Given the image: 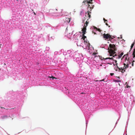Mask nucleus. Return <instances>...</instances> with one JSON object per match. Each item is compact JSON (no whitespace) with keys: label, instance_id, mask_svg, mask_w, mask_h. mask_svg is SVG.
I'll return each mask as SVG.
<instances>
[{"label":"nucleus","instance_id":"f257e3e1","mask_svg":"<svg viewBox=\"0 0 135 135\" xmlns=\"http://www.w3.org/2000/svg\"><path fill=\"white\" fill-rule=\"evenodd\" d=\"M109 47L110 49L108 48V51L109 55L110 56H113L116 53L115 51L117 50V47L114 44H110Z\"/></svg>","mask_w":135,"mask_h":135},{"label":"nucleus","instance_id":"f03ea898","mask_svg":"<svg viewBox=\"0 0 135 135\" xmlns=\"http://www.w3.org/2000/svg\"><path fill=\"white\" fill-rule=\"evenodd\" d=\"M62 11V9H59L58 10L56 8H54L51 9V14L53 15L58 16L60 15H62L61 13Z\"/></svg>","mask_w":135,"mask_h":135},{"label":"nucleus","instance_id":"7ed1b4c3","mask_svg":"<svg viewBox=\"0 0 135 135\" xmlns=\"http://www.w3.org/2000/svg\"><path fill=\"white\" fill-rule=\"evenodd\" d=\"M124 66L123 68H119L118 66H117V68L118 69V71H120L122 73H124V72L126 71L125 70L127 69L129 66V65H128V64H126L124 63Z\"/></svg>","mask_w":135,"mask_h":135},{"label":"nucleus","instance_id":"20e7f679","mask_svg":"<svg viewBox=\"0 0 135 135\" xmlns=\"http://www.w3.org/2000/svg\"><path fill=\"white\" fill-rule=\"evenodd\" d=\"M103 37L105 39V40L108 39H112L113 38L108 33L105 34L104 33L103 35Z\"/></svg>","mask_w":135,"mask_h":135},{"label":"nucleus","instance_id":"39448f33","mask_svg":"<svg viewBox=\"0 0 135 135\" xmlns=\"http://www.w3.org/2000/svg\"><path fill=\"white\" fill-rule=\"evenodd\" d=\"M123 52H122L120 54H119L118 55H116V54H115L113 56V57L114 58L115 57L116 59H120L121 58L122 56L123 55Z\"/></svg>","mask_w":135,"mask_h":135},{"label":"nucleus","instance_id":"423d86ee","mask_svg":"<svg viewBox=\"0 0 135 135\" xmlns=\"http://www.w3.org/2000/svg\"><path fill=\"white\" fill-rule=\"evenodd\" d=\"M131 60H130V59H129V58H128V59H127V57H126L124 63L126 64H128V65H129V64H131Z\"/></svg>","mask_w":135,"mask_h":135},{"label":"nucleus","instance_id":"0eeeda50","mask_svg":"<svg viewBox=\"0 0 135 135\" xmlns=\"http://www.w3.org/2000/svg\"><path fill=\"white\" fill-rule=\"evenodd\" d=\"M112 56L113 57H107V58H103V59H105V60H107V59H110V60H113L114 61H115V62L116 63L115 64L117 65V61L116 60H114V58H113L114 57H113V56Z\"/></svg>","mask_w":135,"mask_h":135},{"label":"nucleus","instance_id":"6e6552de","mask_svg":"<svg viewBox=\"0 0 135 135\" xmlns=\"http://www.w3.org/2000/svg\"><path fill=\"white\" fill-rule=\"evenodd\" d=\"M91 13V12L89 11H88L87 12L85 13V16L87 15L89 17V18L90 19L91 17V15L90 14Z\"/></svg>","mask_w":135,"mask_h":135},{"label":"nucleus","instance_id":"1a4fd4ad","mask_svg":"<svg viewBox=\"0 0 135 135\" xmlns=\"http://www.w3.org/2000/svg\"><path fill=\"white\" fill-rule=\"evenodd\" d=\"M86 27H84L82 29V32L83 34H85V33L86 32Z\"/></svg>","mask_w":135,"mask_h":135},{"label":"nucleus","instance_id":"9d476101","mask_svg":"<svg viewBox=\"0 0 135 135\" xmlns=\"http://www.w3.org/2000/svg\"><path fill=\"white\" fill-rule=\"evenodd\" d=\"M83 2L85 3H86L88 4H92V3L90 2V1H84Z\"/></svg>","mask_w":135,"mask_h":135},{"label":"nucleus","instance_id":"9b49d317","mask_svg":"<svg viewBox=\"0 0 135 135\" xmlns=\"http://www.w3.org/2000/svg\"><path fill=\"white\" fill-rule=\"evenodd\" d=\"M94 6H91V5L89 4L88 7V9H89V8L90 9V10L91 11V9L93 8Z\"/></svg>","mask_w":135,"mask_h":135},{"label":"nucleus","instance_id":"f8f14e48","mask_svg":"<svg viewBox=\"0 0 135 135\" xmlns=\"http://www.w3.org/2000/svg\"><path fill=\"white\" fill-rule=\"evenodd\" d=\"M88 19L87 21H86V23H85L86 25L85 24L84 26V27H86H86L87 26H88V24L89 23V21L88 22Z\"/></svg>","mask_w":135,"mask_h":135},{"label":"nucleus","instance_id":"ddd939ff","mask_svg":"<svg viewBox=\"0 0 135 135\" xmlns=\"http://www.w3.org/2000/svg\"><path fill=\"white\" fill-rule=\"evenodd\" d=\"M66 21L68 23H69L70 21V19L69 18H67L66 19Z\"/></svg>","mask_w":135,"mask_h":135},{"label":"nucleus","instance_id":"4468645a","mask_svg":"<svg viewBox=\"0 0 135 135\" xmlns=\"http://www.w3.org/2000/svg\"><path fill=\"white\" fill-rule=\"evenodd\" d=\"M132 55L133 56V57H135V49H134V51Z\"/></svg>","mask_w":135,"mask_h":135},{"label":"nucleus","instance_id":"2eb2a0df","mask_svg":"<svg viewBox=\"0 0 135 135\" xmlns=\"http://www.w3.org/2000/svg\"><path fill=\"white\" fill-rule=\"evenodd\" d=\"M85 34H83V37L82 38L84 40V42H85V38H86V36H85Z\"/></svg>","mask_w":135,"mask_h":135},{"label":"nucleus","instance_id":"dca6fc26","mask_svg":"<svg viewBox=\"0 0 135 135\" xmlns=\"http://www.w3.org/2000/svg\"><path fill=\"white\" fill-rule=\"evenodd\" d=\"M134 45V43H133V44H132L131 45V48H130L131 50L129 51V52H130V51H131V49H132V48H133V47Z\"/></svg>","mask_w":135,"mask_h":135},{"label":"nucleus","instance_id":"f3484780","mask_svg":"<svg viewBox=\"0 0 135 135\" xmlns=\"http://www.w3.org/2000/svg\"><path fill=\"white\" fill-rule=\"evenodd\" d=\"M7 118V116L6 115H5L1 117L3 119H6Z\"/></svg>","mask_w":135,"mask_h":135},{"label":"nucleus","instance_id":"a211bd4d","mask_svg":"<svg viewBox=\"0 0 135 135\" xmlns=\"http://www.w3.org/2000/svg\"><path fill=\"white\" fill-rule=\"evenodd\" d=\"M114 81L115 82H121V80H114Z\"/></svg>","mask_w":135,"mask_h":135},{"label":"nucleus","instance_id":"6ab92c4d","mask_svg":"<svg viewBox=\"0 0 135 135\" xmlns=\"http://www.w3.org/2000/svg\"><path fill=\"white\" fill-rule=\"evenodd\" d=\"M134 62V60H133L132 61H131V65H132V66H133V64H134L133 62Z\"/></svg>","mask_w":135,"mask_h":135},{"label":"nucleus","instance_id":"aec40b11","mask_svg":"<svg viewBox=\"0 0 135 135\" xmlns=\"http://www.w3.org/2000/svg\"><path fill=\"white\" fill-rule=\"evenodd\" d=\"M103 20L105 23H107L108 22L107 20H105L104 18H103Z\"/></svg>","mask_w":135,"mask_h":135},{"label":"nucleus","instance_id":"412c9836","mask_svg":"<svg viewBox=\"0 0 135 135\" xmlns=\"http://www.w3.org/2000/svg\"><path fill=\"white\" fill-rule=\"evenodd\" d=\"M49 78H52V79H57V78H56L55 77H54V76H52L51 77H50V76H49Z\"/></svg>","mask_w":135,"mask_h":135},{"label":"nucleus","instance_id":"4be33fe9","mask_svg":"<svg viewBox=\"0 0 135 135\" xmlns=\"http://www.w3.org/2000/svg\"><path fill=\"white\" fill-rule=\"evenodd\" d=\"M104 79H103L102 80H97L96 81H104Z\"/></svg>","mask_w":135,"mask_h":135},{"label":"nucleus","instance_id":"5701e85b","mask_svg":"<svg viewBox=\"0 0 135 135\" xmlns=\"http://www.w3.org/2000/svg\"><path fill=\"white\" fill-rule=\"evenodd\" d=\"M97 30L99 32H101V30L100 29H99V28H97Z\"/></svg>","mask_w":135,"mask_h":135},{"label":"nucleus","instance_id":"b1692460","mask_svg":"<svg viewBox=\"0 0 135 135\" xmlns=\"http://www.w3.org/2000/svg\"><path fill=\"white\" fill-rule=\"evenodd\" d=\"M110 75L111 76H113V75H114V73H110Z\"/></svg>","mask_w":135,"mask_h":135},{"label":"nucleus","instance_id":"393cba45","mask_svg":"<svg viewBox=\"0 0 135 135\" xmlns=\"http://www.w3.org/2000/svg\"><path fill=\"white\" fill-rule=\"evenodd\" d=\"M94 28L95 29H96V30H97V27H94Z\"/></svg>","mask_w":135,"mask_h":135},{"label":"nucleus","instance_id":"a878e982","mask_svg":"<svg viewBox=\"0 0 135 135\" xmlns=\"http://www.w3.org/2000/svg\"><path fill=\"white\" fill-rule=\"evenodd\" d=\"M126 87H127V88H128V87H130V86H128V85H127L126 86Z\"/></svg>","mask_w":135,"mask_h":135},{"label":"nucleus","instance_id":"bb28decb","mask_svg":"<svg viewBox=\"0 0 135 135\" xmlns=\"http://www.w3.org/2000/svg\"><path fill=\"white\" fill-rule=\"evenodd\" d=\"M105 24H106V25L107 26H108V23H105Z\"/></svg>","mask_w":135,"mask_h":135},{"label":"nucleus","instance_id":"cd10ccee","mask_svg":"<svg viewBox=\"0 0 135 135\" xmlns=\"http://www.w3.org/2000/svg\"><path fill=\"white\" fill-rule=\"evenodd\" d=\"M117 77L119 79H120V77L119 76Z\"/></svg>","mask_w":135,"mask_h":135},{"label":"nucleus","instance_id":"c85d7f7f","mask_svg":"<svg viewBox=\"0 0 135 135\" xmlns=\"http://www.w3.org/2000/svg\"><path fill=\"white\" fill-rule=\"evenodd\" d=\"M93 0H90V1H90V2H92Z\"/></svg>","mask_w":135,"mask_h":135},{"label":"nucleus","instance_id":"c756f323","mask_svg":"<svg viewBox=\"0 0 135 135\" xmlns=\"http://www.w3.org/2000/svg\"><path fill=\"white\" fill-rule=\"evenodd\" d=\"M1 108H4V109H5L4 108H3V107H1Z\"/></svg>","mask_w":135,"mask_h":135},{"label":"nucleus","instance_id":"7c9ffc66","mask_svg":"<svg viewBox=\"0 0 135 135\" xmlns=\"http://www.w3.org/2000/svg\"><path fill=\"white\" fill-rule=\"evenodd\" d=\"M94 34H96V33H95V32H94Z\"/></svg>","mask_w":135,"mask_h":135},{"label":"nucleus","instance_id":"2f4dec72","mask_svg":"<svg viewBox=\"0 0 135 135\" xmlns=\"http://www.w3.org/2000/svg\"><path fill=\"white\" fill-rule=\"evenodd\" d=\"M34 13L35 15H36V13L35 12H34Z\"/></svg>","mask_w":135,"mask_h":135},{"label":"nucleus","instance_id":"473e14b6","mask_svg":"<svg viewBox=\"0 0 135 135\" xmlns=\"http://www.w3.org/2000/svg\"><path fill=\"white\" fill-rule=\"evenodd\" d=\"M110 27V26H109V27Z\"/></svg>","mask_w":135,"mask_h":135},{"label":"nucleus","instance_id":"72a5a7b5","mask_svg":"<svg viewBox=\"0 0 135 135\" xmlns=\"http://www.w3.org/2000/svg\"><path fill=\"white\" fill-rule=\"evenodd\" d=\"M4 65H6V64H4Z\"/></svg>","mask_w":135,"mask_h":135},{"label":"nucleus","instance_id":"f704fd0d","mask_svg":"<svg viewBox=\"0 0 135 135\" xmlns=\"http://www.w3.org/2000/svg\"><path fill=\"white\" fill-rule=\"evenodd\" d=\"M17 1H18V0H16Z\"/></svg>","mask_w":135,"mask_h":135}]
</instances>
